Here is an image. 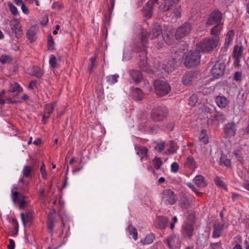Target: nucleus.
Here are the masks:
<instances>
[{
  "label": "nucleus",
  "instance_id": "1",
  "mask_svg": "<svg viewBox=\"0 0 249 249\" xmlns=\"http://www.w3.org/2000/svg\"><path fill=\"white\" fill-rule=\"evenodd\" d=\"M154 91L159 97H163L168 94L171 90V87L165 80L156 79L154 81Z\"/></svg>",
  "mask_w": 249,
  "mask_h": 249
},
{
  "label": "nucleus",
  "instance_id": "2",
  "mask_svg": "<svg viewBox=\"0 0 249 249\" xmlns=\"http://www.w3.org/2000/svg\"><path fill=\"white\" fill-rule=\"evenodd\" d=\"M218 42L217 38L206 37L197 44V47L203 52H210L216 48Z\"/></svg>",
  "mask_w": 249,
  "mask_h": 249
},
{
  "label": "nucleus",
  "instance_id": "3",
  "mask_svg": "<svg viewBox=\"0 0 249 249\" xmlns=\"http://www.w3.org/2000/svg\"><path fill=\"white\" fill-rule=\"evenodd\" d=\"M168 114V110L165 107L158 106L153 108L151 113V119L156 122L162 121Z\"/></svg>",
  "mask_w": 249,
  "mask_h": 249
},
{
  "label": "nucleus",
  "instance_id": "4",
  "mask_svg": "<svg viewBox=\"0 0 249 249\" xmlns=\"http://www.w3.org/2000/svg\"><path fill=\"white\" fill-rule=\"evenodd\" d=\"M178 196L170 189H166L162 193V201L166 205H173L178 201Z\"/></svg>",
  "mask_w": 249,
  "mask_h": 249
},
{
  "label": "nucleus",
  "instance_id": "5",
  "mask_svg": "<svg viewBox=\"0 0 249 249\" xmlns=\"http://www.w3.org/2000/svg\"><path fill=\"white\" fill-rule=\"evenodd\" d=\"M191 30V24L189 22H185L177 30L175 36L177 39L182 38L187 36Z\"/></svg>",
  "mask_w": 249,
  "mask_h": 249
},
{
  "label": "nucleus",
  "instance_id": "6",
  "mask_svg": "<svg viewBox=\"0 0 249 249\" xmlns=\"http://www.w3.org/2000/svg\"><path fill=\"white\" fill-rule=\"evenodd\" d=\"M222 14L219 11H214L209 16L206 22L207 26L221 24Z\"/></svg>",
  "mask_w": 249,
  "mask_h": 249
},
{
  "label": "nucleus",
  "instance_id": "7",
  "mask_svg": "<svg viewBox=\"0 0 249 249\" xmlns=\"http://www.w3.org/2000/svg\"><path fill=\"white\" fill-rule=\"evenodd\" d=\"M225 63H215L211 69L213 75L218 78L223 75L225 70Z\"/></svg>",
  "mask_w": 249,
  "mask_h": 249
},
{
  "label": "nucleus",
  "instance_id": "8",
  "mask_svg": "<svg viewBox=\"0 0 249 249\" xmlns=\"http://www.w3.org/2000/svg\"><path fill=\"white\" fill-rule=\"evenodd\" d=\"M200 54L197 50L190 51L186 55L184 62H200Z\"/></svg>",
  "mask_w": 249,
  "mask_h": 249
},
{
  "label": "nucleus",
  "instance_id": "9",
  "mask_svg": "<svg viewBox=\"0 0 249 249\" xmlns=\"http://www.w3.org/2000/svg\"><path fill=\"white\" fill-rule=\"evenodd\" d=\"M171 63H155L154 70H155V74L159 75L160 72L163 71L169 73L172 71L171 68H169Z\"/></svg>",
  "mask_w": 249,
  "mask_h": 249
},
{
  "label": "nucleus",
  "instance_id": "10",
  "mask_svg": "<svg viewBox=\"0 0 249 249\" xmlns=\"http://www.w3.org/2000/svg\"><path fill=\"white\" fill-rule=\"evenodd\" d=\"M20 217L24 226H29L33 219V212L32 211H27L25 213H21Z\"/></svg>",
  "mask_w": 249,
  "mask_h": 249
},
{
  "label": "nucleus",
  "instance_id": "11",
  "mask_svg": "<svg viewBox=\"0 0 249 249\" xmlns=\"http://www.w3.org/2000/svg\"><path fill=\"white\" fill-rule=\"evenodd\" d=\"M194 225L192 223H185L182 226V235L184 237L190 238L194 233Z\"/></svg>",
  "mask_w": 249,
  "mask_h": 249
},
{
  "label": "nucleus",
  "instance_id": "12",
  "mask_svg": "<svg viewBox=\"0 0 249 249\" xmlns=\"http://www.w3.org/2000/svg\"><path fill=\"white\" fill-rule=\"evenodd\" d=\"M129 74L132 80L136 84L140 83L142 79V72L139 70H130Z\"/></svg>",
  "mask_w": 249,
  "mask_h": 249
},
{
  "label": "nucleus",
  "instance_id": "13",
  "mask_svg": "<svg viewBox=\"0 0 249 249\" xmlns=\"http://www.w3.org/2000/svg\"><path fill=\"white\" fill-rule=\"evenodd\" d=\"M225 132L229 136H233L236 131L235 124L233 123H229L224 126Z\"/></svg>",
  "mask_w": 249,
  "mask_h": 249
},
{
  "label": "nucleus",
  "instance_id": "14",
  "mask_svg": "<svg viewBox=\"0 0 249 249\" xmlns=\"http://www.w3.org/2000/svg\"><path fill=\"white\" fill-rule=\"evenodd\" d=\"M243 48L242 46L235 45L233 50V58L236 62H239L242 56Z\"/></svg>",
  "mask_w": 249,
  "mask_h": 249
},
{
  "label": "nucleus",
  "instance_id": "15",
  "mask_svg": "<svg viewBox=\"0 0 249 249\" xmlns=\"http://www.w3.org/2000/svg\"><path fill=\"white\" fill-rule=\"evenodd\" d=\"M132 96L136 101H140L144 97L142 90L138 88H133L132 89Z\"/></svg>",
  "mask_w": 249,
  "mask_h": 249
},
{
  "label": "nucleus",
  "instance_id": "16",
  "mask_svg": "<svg viewBox=\"0 0 249 249\" xmlns=\"http://www.w3.org/2000/svg\"><path fill=\"white\" fill-rule=\"evenodd\" d=\"M29 73L33 76H35L38 78H41L43 75V71L40 68L34 66L28 70Z\"/></svg>",
  "mask_w": 249,
  "mask_h": 249
},
{
  "label": "nucleus",
  "instance_id": "17",
  "mask_svg": "<svg viewBox=\"0 0 249 249\" xmlns=\"http://www.w3.org/2000/svg\"><path fill=\"white\" fill-rule=\"evenodd\" d=\"M169 219L167 217L164 216H159L156 220L157 226L159 229H163L167 226V223Z\"/></svg>",
  "mask_w": 249,
  "mask_h": 249
},
{
  "label": "nucleus",
  "instance_id": "18",
  "mask_svg": "<svg viewBox=\"0 0 249 249\" xmlns=\"http://www.w3.org/2000/svg\"><path fill=\"white\" fill-rule=\"evenodd\" d=\"M222 29V24H215L211 30V35L213 36V38H217L219 41V35Z\"/></svg>",
  "mask_w": 249,
  "mask_h": 249
},
{
  "label": "nucleus",
  "instance_id": "19",
  "mask_svg": "<svg viewBox=\"0 0 249 249\" xmlns=\"http://www.w3.org/2000/svg\"><path fill=\"white\" fill-rule=\"evenodd\" d=\"M135 147L136 150L137 151V155L139 156L141 155V160H142V158H143L144 157H147V154L148 150L146 147L136 145H135Z\"/></svg>",
  "mask_w": 249,
  "mask_h": 249
},
{
  "label": "nucleus",
  "instance_id": "20",
  "mask_svg": "<svg viewBox=\"0 0 249 249\" xmlns=\"http://www.w3.org/2000/svg\"><path fill=\"white\" fill-rule=\"evenodd\" d=\"M215 102L217 106L221 108H225L229 104V101L225 96H217L215 98Z\"/></svg>",
  "mask_w": 249,
  "mask_h": 249
},
{
  "label": "nucleus",
  "instance_id": "21",
  "mask_svg": "<svg viewBox=\"0 0 249 249\" xmlns=\"http://www.w3.org/2000/svg\"><path fill=\"white\" fill-rule=\"evenodd\" d=\"M8 90L18 94L23 91V89L18 83L14 82L10 84Z\"/></svg>",
  "mask_w": 249,
  "mask_h": 249
},
{
  "label": "nucleus",
  "instance_id": "22",
  "mask_svg": "<svg viewBox=\"0 0 249 249\" xmlns=\"http://www.w3.org/2000/svg\"><path fill=\"white\" fill-rule=\"evenodd\" d=\"M193 79L194 74L192 72H189L183 76L182 78V83L184 86H188L191 84Z\"/></svg>",
  "mask_w": 249,
  "mask_h": 249
},
{
  "label": "nucleus",
  "instance_id": "23",
  "mask_svg": "<svg viewBox=\"0 0 249 249\" xmlns=\"http://www.w3.org/2000/svg\"><path fill=\"white\" fill-rule=\"evenodd\" d=\"M194 181L196 183V184L198 187H204L206 185V183L204 180V178L202 175H197L196 176L195 178Z\"/></svg>",
  "mask_w": 249,
  "mask_h": 249
},
{
  "label": "nucleus",
  "instance_id": "24",
  "mask_svg": "<svg viewBox=\"0 0 249 249\" xmlns=\"http://www.w3.org/2000/svg\"><path fill=\"white\" fill-rule=\"evenodd\" d=\"M210 117L213 118L215 120L221 123H223L225 120V116L223 113L215 111Z\"/></svg>",
  "mask_w": 249,
  "mask_h": 249
},
{
  "label": "nucleus",
  "instance_id": "25",
  "mask_svg": "<svg viewBox=\"0 0 249 249\" xmlns=\"http://www.w3.org/2000/svg\"><path fill=\"white\" fill-rule=\"evenodd\" d=\"M149 35L146 31L142 32L141 40V50L144 49L147 44V38Z\"/></svg>",
  "mask_w": 249,
  "mask_h": 249
},
{
  "label": "nucleus",
  "instance_id": "26",
  "mask_svg": "<svg viewBox=\"0 0 249 249\" xmlns=\"http://www.w3.org/2000/svg\"><path fill=\"white\" fill-rule=\"evenodd\" d=\"M36 34V29L35 27H32L31 29L27 30L26 36L32 42L35 40L34 37Z\"/></svg>",
  "mask_w": 249,
  "mask_h": 249
},
{
  "label": "nucleus",
  "instance_id": "27",
  "mask_svg": "<svg viewBox=\"0 0 249 249\" xmlns=\"http://www.w3.org/2000/svg\"><path fill=\"white\" fill-rule=\"evenodd\" d=\"M166 146H169V148H168L167 150L165 151V154H172L176 152V145L172 141H170L169 143L167 144Z\"/></svg>",
  "mask_w": 249,
  "mask_h": 249
},
{
  "label": "nucleus",
  "instance_id": "28",
  "mask_svg": "<svg viewBox=\"0 0 249 249\" xmlns=\"http://www.w3.org/2000/svg\"><path fill=\"white\" fill-rule=\"evenodd\" d=\"M161 27L160 25H156L153 29L151 32L152 39H153L156 38L159 36L161 34Z\"/></svg>",
  "mask_w": 249,
  "mask_h": 249
},
{
  "label": "nucleus",
  "instance_id": "29",
  "mask_svg": "<svg viewBox=\"0 0 249 249\" xmlns=\"http://www.w3.org/2000/svg\"><path fill=\"white\" fill-rule=\"evenodd\" d=\"M140 65L141 68L143 71H145L150 73H154L155 74V70L154 68H152L151 66L149 65V63H141Z\"/></svg>",
  "mask_w": 249,
  "mask_h": 249
},
{
  "label": "nucleus",
  "instance_id": "30",
  "mask_svg": "<svg viewBox=\"0 0 249 249\" xmlns=\"http://www.w3.org/2000/svg\"><path fill=\"white\" fill-rule=\"evenodd\" d=\"M234 36V33L233 30H230L227 33L225 41V46L226 47L229 46L231 41L232 40Z\"/></svg>",
  "mask_w": 249,
  "mask_h": 249
},
{
  "label": "nucleus",
  "instance_id": "31",
  "mask_svg": "<svg viewBox=\"0 0 249 249\" xmlns=\"http://www.w3.org/2000/svg\"><path fill=\"white\" fill-rule=\"evenodd\" d=\"M189 199L186 197H183L180 200V206L183 209H188L190 207Z\"/></svg>",
  "mask_w": 249,
  "mask_h": 249
},
{
  "label": "nucleus",
  "instance_id": "32",
  "mask_svg": "<svg viewBox=\"0 0 249 249\" xmlns=\"http://www.w3.org/2000/svg\"><path fill=\"white\" fill-rule=\"evenodd\" d=\"M185 165L186 167L190 168L195 169L196 168V162L194 158L192 156H189L185 162Z\"/></svg>",
  "mask_w": 249,
  "mask_h": 249
},
{
  "label": "nucleus",
  "instance_id": "33",
  "mask_svg": "<svg viewBox=\"0 0 249 249\" xmlns=\"http://www.w3.org/2000/svg\"><path fill=\"white\" fill-rule=\"evenodd\" d=\"M33 171V168L29 165H26L24 167L22 171L23 177L29 178L31 177V173Z\"/></svg>",
  "mask_w": 249,
  "mask_h": 249
},
{
  "label": "nucleus",
  "instance_id": "34",
  "mask_svg": "<svg viewBox=\"0 0 249 249\" xmlns=\"http://www.w3.org/2000/svg\"><path fill=\"white\" fill-rule=\"evenodd\" d=\"M11 28L13 32L17 34L18 32L21 31V27L19 21L17 20H15L14 22L11 24Z\"/></svg>",
  "mask_w": 249,
  "mask_h": 249
},
{
  "label": "nucleus",
  "instance_id": "35",
  "mask_svg": "<svg viewBox=\"0 0 249 249\" xmlns=\"http://www.w3.org/2000/svg\"><path fill=\"white\" fill-rule=\"evenodd\" d=\"M220 164H224L225 166L230 167L231 166V160L228 159L224 154H222L220 159Z\"/></svg>",
  "mask_w": 249,
  "mask_h": 249
},
{
  "label": "nucleus",
  "instance_id": "36",
  "mask_svg": "<svg viewBox=\"0 0 249 249\" xmlns=\"http://www.w3.org/2000/svg\"><path fill=\"white\" fill-rule=\"evenodd\" d=\"M155 238L154 234L150 233L148 234L144 239L141 241L142 245L149 244L153 242Z\"/></svg>",
  "mask_w": 249,
  "mask_h": 249
},
{
  "label": "nucleus",
  "instance_id": "37",
  "mask_svg": "<svg viewBox=\"0 0 249 249\" xmlns=\"http://www.w3.org/2000/svg\"><path fill=\"white\" fill-rule=\"evenodd\" d=\"M175 5V2L172 0H166L162 8L163 12H166L171 9Z\"/></svg>",
  "mask_w": 249,
  "mask_h": 249
},
{
  "label": "nucleus",
  "instance_id": "38",
  "mask_svg": "<svg viewBox=\"0 0 249 249\" xmlns=\"http://www.w3.org/2000/svg\"><path fill=\"white\" fill-rule=\"evenodd\" d=\"M55 105V102H52L49 104L46 105L44 110V112L46 113V114L49 115L51 114L54 109Z\"/></svg>",
  "mask_w": 249,
  "mask_h": 249
},
{
  "label": "nucleus",
  "instance_id": "39",
  "mask_svg": "<svg viewBox=\"0 0 249 249\" xmlns=\"http://www.w3.org/2000/svg\"><path fill=\"white\" fill-rule=\"evenodd\" d=\"M128 231L130 235H132L134 240H137L138 237L137 230L136 228L132 225H129L128 227Z\"/></svg>",
  "mask_w": 249,
  "mask_h": 249
},
{
  "label": "nucleus",
  "instance_id": "40",
  "mask_svg": "<svg viewBox=\"0 0 249 249\" xmlns=\"http://www.w3.org/2000/svg\"><path fill=\"white\" fill-rule=\"evenodd\" d=\"M176 239V236L175 234H171L167 239V243L170 249H173L174 248Z\"/></svg>",
  "mask_w": 249,
  "mask_h": 249
},
{
  "label": "nucleus",
  "instance_id": "41",
  "mask_svg": "<svg viewBox=\"0 0 249 249\" xmlns=\"http://www.w3.org/2000/svg\"><path fill=\"white\" fill-rule=\"evenodd\" d=\"M199 139L204 144H206L208 142V137L207 135V131L205 129H202L199 136Z\"/></svg>",
  "mask_w": 249,
  "mask_h": 249
},
{
  "label": "nucleus",
  "instance_id": "42",
  "mask_svg": "<svg viewBox=\"0 0 249 249\" xmlns=\"http://www.w3.org/2000/svg\"><path fill=\"white\" fill-rule=\"evenodd\" d=\"M118 78L117 74L110 75L107 77V80L110 84H113L117 82Z\"/></svg>",
  "mask_w": 249,
  "mask_h": 249
},
{
  "label": "nucleus",
  "instance_id": "43",
  "mask_svg": "<svg viewBox=\"0 0 249 249\" xmlns=\"http://www.w3.org/2000/svg\"><path fill=\"white\" fill-rule=\"evenodd\" d=\"M153 164L155 168L158 170L160 168V166L162 164V162L160 158L156 157L153 160Z\"/></svg>",
  "mask_w": 249,
  "mask_h": 249
},
{
  "label": "nucleus",
  "instance_id": "44",
  "mask_svg": "<svg viewBox=\"0 0 249 249\" xmlns=\"http://www.w3.org/2000/svg\"><path fill=\"white\" fill-rule=\"evenodd\" d=\"M165 145L163 142L157 143L155 146L154 149L159 153L162 152L165 149Z\"/></svg>",
  "mask_w": 249,
  "mask_h": 249
},
{
  "label": "nucleus",
  "instance_id": "45",
  "mask_svg": "<svg viewBox=\"0 0 249 249\" xmlns=\"http://www.w3.org/2000/svg\"><path fill=\"white\" fill-rule=\"evenodd\" d=\"M148 7L144 9L143 14V15L147 18H151L152 15V8L150 6H147Z\"/></svg>",
  "mask_w": 249,
  "mask_h": 249
},
{
  "label": "nucleus",
  "instance_id": "46",
  "mask_svg": "<svg viewBox=\"0 0 249 249\" xmlns=\"http://www.w3.org/2000/svg\"><path fill=\"white\" fill-rule=\"evenodd\" d=\"M162 37L164 41L168 45H171L173 43V36H170L168 34H162Z\"/></svg>",
  "mask_w": 249,
  "mask_h": 249
},
{
  "label": "nucleus",
  "instance_id": "47",
  "mask_svg": "<svg viewBox=\"0 0 249 249\" xmlns=\"http://www.w3.org/2000/svg\"><path fill=\"white\" fill-rule=\"evenodd\" d=\"M197 95L196 94H193L189 98V104L191 107H194L197 102Z\"/></svg>",
  "mask_w": 249,
  "mask_h": 249
},
{
  "label": "nucleus",
  "instance_id": "48",
  "mask_svg": "<svg viewBox=\"0 0 249 249\" xmlns=\"http://www.w3.org/2000/svg\"><path fill=\"white\" fill-rule=\"evenodd\" d=\"M214 180L216 185L226 189V187L224 182L220 179V178L219 177L216 176Z\"/></svg>",
  "mask_w": 249,
  "mask_h": 249
},
{
  "label": "nucleus",
  "instance_id": "49",
  "mask_svg": "<svg viewBox=\"0 0 249 249\" xmlns=\"http://www.w3.org/2000/svg\"><path fill=\"white\" fill-rule=\"evenodd\" d=\"M202 110L205 113H208L211 114V115H213L214 111H215V108L212 107H209L205 105L203 107Z\"/></svg>",
  "mask_w": 249,
  "mask_h": 249
},
{
  "label": "nucleus",
  "instance_id": "50",
  "mask_svg": "<svg viewBox=\"0 0 249 249\" xmlns=\"http://www.w3.org/2000/svg\"><path fill=\"white\" fill-rule=\"evenodd\" d=\"M10 11L14 16H17L18 14V11L17 7L11 2L8 3Z\"/></svg>",
  "mask_w": 249,
  "mask_h": 249
},
{
  "label": "nucleus",
  "instance_id": "51",
  "mask_svg": "<svg viewBox=\"0 0 249 249\" xmlns=\"http://www.w3.org/2000/svg\"><path fill=\"white\" fill-rule=\"evenodd\" d=\"M19 195V193L18 191H14L12 190L11 191V198L13 201V202L16 204L18 201V196Z\"/></svg>",
  "mask_w": 249,
  "mask_h": 249
},
{
  "label": "nucleus",
  "instance_id": "52",
  "mask_svg": "<svg viewBox=\"0 0 249 249\" xmlns=\"http://www.w3.org/2000/svg\"><path fill=\"white\" fill-rule=\"evenodd\" d=\"M12 61V57H11L9 55H2L0 57V62H10Z\"/></svg>",
  "mask_w": 249,
  "mask_h": 249
},
{
  "label": "nucleus",
  "instance_id": "53",
  "mask_svg": "<svg viewBox=\"0 0 249 249\" xmlns=\"http://www.w3.org/2000/svg\"><path fill=\"white\" fill-rule=\"evenodd\" d=\"M181 8L180 6H178L174 10V16L176 18H180L181 17Z\"/></svg>",
  "mask_w": 249,
  "mask_h": 249
},
{
  "label": "nucleus",
  "instance_id": "54",
  "mask_svg": "<svg viewBox=\"0 0 249 249\" xmlns=\"http://www.w3.org/2000/svg\"><path fill=\"white\" fill-rule=\"evenodd\" d=\"M40 172L42 175V178L44 179H46L47 178V173L45 169V165L44 162H42L40 167Z\"/></svg>",
  "mask_w": 249,
  "mask_h": 249
},
{
  "label": "nucleus",
  "instance_id": "55",
  "mask_svg": "<svg viewBox=\"0 0 249 249\" xmlns=\"http://www.w3.org/2000/svg\"><path fill=\"white\" fill-rule=\"evenodd\" d=\"M18 94L14 92H11L8 90L5 91V99L13 98L15 97Z\"/></svg>",
  "mask_w": 249,
  "mask_h": 249
},
{
  "label": "nucleus",
  "instance_id": "56",
  "mask_svg": "<svg viewBox=\"0 0 249 249\" xmlns=\"http://www.w3.org/2000/svg\"><path fill=\"white\" fill-rule=\"evenodd\" d=\"M5 90L4 89L2 90L0 92V104L3 105L5 103Z\"/></svg>",
  "mask_w": 249,
  "mask_h": 249
},
{
  "label": "nucleus",
  "instance_id": "57",
  "mask_svg": "<svg viewBox=\"0 0 249 249\" xmlns=\"http://www.w3.org/2000/svg\"><path fill=\"white\" fill-rule=\"evenodd\" d=\"M179 169V165L176 162H173L171 165V171L174 173H177Z\"/></svg>",
  "mask_w": 249,
  "mask_h": 249
},
{
  "label": "nucleus",
  "instance_id": "58",
  "mask_svg": "<svg viewBox=\"0 0 249 249\" xmlns=\"http://www.w3.org/2000/svg\"><path fill=\"white\" fill-rule=\"evenodd\" d=\"M233 153L236 157L237 160L240 163H242L243 162V159L242 157L241 156V154H240L239 151H234Z\"/></svg>",
  "mask_w": 249,
  "mask_h": 249
},
{
  "label": "nucleus",
  "instance_id": "59",
  "mask_svg": "<svg viewBox=\"0 0 249 249\" xmlns=\"http://www.w3.org/2000/svg\"><path fill=\"white\" fill-rule=\"evenodd\" d=\"M213 229L221 232L223 229V225L220 223H216L213 225Z\"/></svg>",
  "mask_w": 249,
  "mask_h": 249
},
{
  "label": "nucleus",
  "instance_id": "60",
  "mask_svg": "<svg viewBox=\"0 0 249 249\" xmlns=\"http://www.w3.org/2000/svg\"><path fill=\"white\" fill-rule=\"evenodd\" d=\"M187 186L190 188L194 192H195L196 194H197L198 196H200L201 195V193L199 192L197 189L196 188L194 185H193L191 183H188Z\"/></svg>",
  "mask_w": 249,
  "mask_h": 249
},
{
  "label": "nucleus",
  "instance_id": "61",
  "mask_svg": "<svg viewBox=\"0 0 249 249\" xmlns=\"http://www.w3.org/2000/svg\"><path fill=\"white\" fill-rule=\"evenodd\" d=\"M242 73L240 71H236L234 73L233 79L236 81L241 80Z\"/></svg>",
  "mask_w": 249,
  "mask_h": 249
},
{
  "label": "nucleus",
  "instance_id": "62",
  "mask_svg": "<svg viewBox=\"0 0 249 249\" xmlns=\"http://www.w3.org/2000/svg\"><path fill=\"white\" fill-rule=\"evenodd\" d=\"M54 41L52 37L50 36L48 40V46L49 49H52L53 48Z\"/></svg>",
  "mask_w": 249,
  "mask_h": 249
},
{
  "label": "nucleus",
  "instance_id": "63",
  "mask_svg": "<svg viewBox=\"0 0 249 249\" xmlns=\"http://www.w3.org/2000/svg\"><path fill=\"white\" fill-rule=\"evenodd\" d=\"M21 5V9L23 13L26 15H28L29 13V10L27 7L25 5L24 2H22Z\"/></svg>",
  "mask_w": 249,
  "mask_h": 249
},
{
  "label": "nucleus",
  "instance_id": "64",
  "mask_svg": "<svg viewBox=\"0 0 249 249\" xmlns=\"http://www.w3.org/2000/svg\"><path fill=\"white\" fill-rule=\"evenodd\" d=\"M15 247V242L13 239H9V244L8 245V249H14Z\"/></svg>",
  "mask_w": 249,
  "mask_h": 249
}]
</instances>
